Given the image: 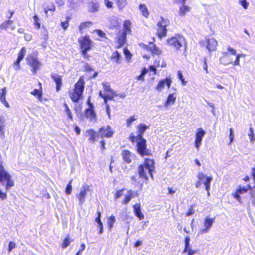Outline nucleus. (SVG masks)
<instances>
[{"label": "nucleus", "instance_id": "obj_1", "mask_svg": "<svg viewBox=\"0 0 255 255\" xmlns=\"http://www.w3.org/2000/svg\"><path fill=\"white\" fill-rule=\"evenodd\" d=\"M0 183L5 186V191L0 190V199L6 200L7 198L8 191L14 185V181L11 175L5 169L3 165V162L0 159Z\"/></svg>", "mask_w": 255, "mask_h": 255}, {"label": "nucleus", "instance_id": "obj_2", "mask_svg": "<svg viewBox=\"0 0 255 255\" xmlns=\"http://www.w3.org/2000/svg\"><path fill=\"white\" fill-rule=\"evenodd\" d=\"M154 169V161L153 159H146L144 163L138 167V174L140 178L148 180V174H149L153 179L152 172Z\"/></svg>", "mask_w": 255, "mask_h": 255}, {"label": "nucleus", "instance_id": "obj_3", "mask_svg": "<svg viewBox=\"0 0 255 255\" xmlns=\"http://www.w3.org/2000/svg\"><path fill=\"white\" fill-rule=\"evenodd\" d=\"M84 78L80 77L78 81L75 84L73 90L69 92V96L73 102H77L81 98L84 89Z\"/></svg>", "mask_w": 255, "mask_h": 255}, {"label": "nucleus", "instance_id": "obj_4", "mask_svg": "<svg viewBox=\"0 0 255 255\" xmlns=\"http://www.w3.org/2000/svg\"><path fill=\"white\" fill-rule=\"evenodd\" d=\"M130 140L131 142H137V151L141 156L149 155V151L146 148V141L143 138H135L131 136Z\"/></svg>", "mask_w": 255, "mask_h": 255}, {"label": "nucleus", "instance_id": "obj_5", "mask_svg": "<svg viewBox=\"0 0 255 255\" xmlns=\"http://www.w3.org/2000/svg\"><path fill=\"white\" fill-rule=\"evenodd\" d=\"M227 50L222 52L223 56L219 58V62L221 64L227 66L232 63V60L228 59L229 55H236V50L230 46L227 48Z\"/></svg>", "mask_w": 255, "mask_h": 255}, {"label": "nucleus", "instance_id": "obj_6", "mask_svg": "<svg viewBox=\"0 0 255 255\" xmlns=\"http://www.w3.org/2000/svg\"><path fill=\"white\" fill-rule=\"evenodd\" d=\"M168 43L170 45L178 50L181 47L185 46V39L183 36L178 35L169 39Z\"/></svg>", "mask_w": 255, "mask_h": 255}, {"label": "nucleus", "instance_id": "obj_7", "mask_svg": "<svg viewBox=\"0 0 255 255\" xmlns=\"http://www.w3.org/2000/svg\"><path fill=\"white\" fill-rule=\"evenodd\" d=\"M36 53L29 54L26 58L27 64L32 68V71L36 73L41 66V62L38 60Z\"/></svg>", "mask_w": 255, "mask_h": 255}, {"label": "nucleus", "instance_id": "obj_8", "mask_svg": "<svg viewBox=\"0 0 255 255\" xmlns=\"http://www.w3.org/2000/svg\"><path fill=\"white\" fill-rule=\"evenodd\" d=\"M214 222V218L212 219L206 217L203 222V227L199 230L198 235L205 234L208 233L212 228Z\"/></svg>", "mask_w": 255, "mask_h": 255}, {"label": "nucleus", "instance_id": "obj_9", "mask_svg": "<svg viewBox=\"0 0 255 255\" xmlns=\"http://www.w3.org/2000/svg\"><path fill=\"white\" fill-rule=\"evenodd\" d=\"M78 42L81 50H89L92 47V41L88 36H82L79 38Z\"/></svg>", "mask_w": 255, "mask_h": 255}, {"label": "nucleus", "instance_id": "obj_10", "mask_svg": "<svg viewBox=\"0 0 255 255\" xmlns=\"http://www.w3.org/2000/svg\"><path fill=\"white\" fill-rule=\"evenodd\" d=\"M90 191V186L86 184L82 185L80 189V193L77 194L76 196L79 200V203L82 205L85 201V199L87 194V192Z\"/></svg>", "mask_w": 255, "mask_h": 255}, {"label": "nucleus", "instance_id": "obj_11", "mask_svg": "<svg viewBox=\"0 0 255 255\" xmlns=\"http://www.w3.org/2000/svg\"><path fill=\"white\" fill-rule=\"evenodd\" d=\"M99 134L101 138H110L113 136L114 132L109 125L102 127L99 130Z\"/></svg>", "mask_w": 255, "mask_h": 255}, {"label": "nucleus", "instance_id": "obj_12", "mask_svg": "<svg viewBox=\"0 0 255 255\" xmlns=\"http://www.w3.org/2000/svg\"><path fill=\"white\" fill-rule=\"evenodd\" d=\"M169 23V21L167 20L163 19L162 21H160L158 24V28L157 29V33L158 37L161 38L164 37L166 34V26Z\"/></svg>", "mask_w": 255, "mask_h": 255}, {"label": "nucleus", "instance_id": "obj_13", "mask_svg": "<svg viewBox=\"0 0 255 255\" xmlns=\"http://www.w3.org/2000/svg\"><path fill=\"white\" fill-rule=\"evenodd\" d=\"M206 134L205 131L201 128L198 129L197 132L195 135V146L197 150H199L201 145L203 138Z\"/></svg>", "mask_w": 255, "mask_h": 255}, {"label": "nucleus", "instance_id": "obj_14", "mask_svg": "<svg viewBox=\"0 0 255 255\" xmlns=\"http://www.w3.org/2000/svg\"><path fill=\"white\" fill-rule=\"evenodd\" d=\"M172 81L171 78L167 77L164 79L161 80L159 81L155 89L158 92L162 91L166 86L168 88L170 87Z\"/></svg>", "mask_w": 255, "mask_h": 255}, {"label": "nucleus", "instance_id": "obj_15", "mask_svg": "<svg viewBox=\"0 0 255 255\" xmlns=\"http://www.w3.org/2000/svg\"><path fill=\"white\" fill-rule=\"evenodd\" d=\"M142 47L147 50H149L152 54L159 55L161 54V50L156 47L152 42H149L148 45L145 44H141Z\"/></svg>", "mask_w": 255, "mask_h": 255}, {"label": "nucleus", "instance_id": "obj_16", "mask_svg": "<svg viewBox=\"0 0 255 255\" xmlns=\"http://www.w3.org/2000/svg\"><path fill=\"white\" fill-rule=\"evenodd\" d=\"M88 104L89 106V107L86 109L85 112V116L89 118L92 121H96V114L95 113L93 110V106L92 103H90L89 100H88Z\"/></svg>", "mask_w": 255, "mask_h": 255}, {"label": "nucleus", "instance_id": "obj_17", "mask_svg": "<svg viewBox=\"0 0 255 255\" xmlns=\"http://www.w3.org/2000/svg\"><path fill=\"white\" fill-rule=\"evenodd\" d=\"M138 196L139 193L137 191L129 190L128 191L127 194L125 195V198L122 202V203L124 204H127L132 198L137 197Z\"/></svg>", "mask_w": 255, "mask_h": 255}, {"label": "nucleus", "instance_id": "obj_18", "mask_svg": "<svg viewBox=\"0 0 255 255\" xmlns=\"http://www.w3.org/2000/svg\"><path fill=\"white\" fill-rule=\"evenodd\" d=\"M126 35L127 34L125 33L124 32L119 31L116 38L117 45L116 47L117 48H119L124 45L126 39Z\"/></svg>", "mask_w": 255, "mask_h": 255}, {"label": "nucleus", "instance_id": "obj_19", "mask_svg": "<svg viewBox=\"0 0 255 255\" xmlns=\"http://www.w3.org/2000/svg\"><path fill=\"white\" fill-rule=\"evenodd\" d=\"M207 43V49L209 51H214L216 49L218 44L217 41L214 38H207L206 39Z\"/></svg>", "mask_w": 255, "mask_h": 255}, {"label": "nucleus", "instance_id": "obj_20", "mask_svg": "<svg viewBox=\"0 0 255 255\" xmlns=\"http://www.w3.org/2000/svg\"><path fill=\"white\" fill-rule=\"evenodd\" d=\"M177 98V94L175 93H170L168 95L166 101L164 103V106L168 108L169 106L174 105Z\"/></svg>", "mask_w": 255, "mask_h": 255}, {"label": "nucleus", "instance_id": "obj_21", "mask_svg": "<svg viewBox=\"0 0 255 255\" xmlns=\"http://www.w3.org/2000/svg\"><path fill=\"white\" fill-rule=\"evenodd\" d=\"M26 50L25 47H23L18 54V58L16 61L14 63L15 69L19 70L20 69V62L23 59L26 54Z\"/></svg>", "mask_w": 255, "mask_h": 255}, {"label": "nucleus", "instance_id": "obj_22", "mask_svg": "<svg viewBox=\"0 0 255 255\" xmlns=\"http://www.w3.org/2000/svg\"><path fill=\"white\" fill-rule=\"evenodd\" d=\"M122 155L124 161L126 163L129 164L131 162L133 155L129 151L127 150H124L122 152Z\"/></svg>", "mask_w": 255, "mask_h": 255}, {"label": "nucleus", "instance_id": "obj_23", "mask_svg": "<svg viewBox=\"0 0 255 255\" xmlns=\"http://www.w3.org/2000/svg\"><path fill=\"white\" fill-rule=\"evenodd\" d=\"M133 212L135 216L140 220H141L144 219V216L141 212V206L140 204H136L133 205Z\"/></svg>", "mask_w": 255, "mask_h": 255}, {"label": "nucleus", "instance_id": "obj_24", "mask_svg": "<svg viewBox=\"0 0 255 255\" xmlns=\"http://www.w3.org/2000/svg\"><path fill=\"white\" fill-rule=\"evenodd\" d=\"M6 88L5 87L0 90V100L7 108L10 107V105L6 99Z\"/></svg>", "mask_w": 255, "mask_h": 255}, {"label": "nucleus", "instance_id": "obj_25", "mask_svg": "<svg viewBox=\"0 0 255 255\" xmlns=\"http://www.w3.org/2000/svg\"><path fill=\"white\" fill-rule=\"evenodd\" d=\"M51 77L55 81L56 84V90L59 91L62 86V78L61 76L55 73L51 74Z\"/></svg>", "mask_w": 255, "mask_h": 255}, {"label": "nucleus", "instance_id": "obj_26", "mask_svg": "<svg viewBox=\"0 0 255 255\" xmlns=\"http://www.w3.org/2000/svg\"><path fill=\"white\" fill-rule=\"evenodd\" d=\"M247 191V189L245 187H240L237 189L235 193H233V197L239 202H241L240 195L245 193Z\"/></svg>", "mask_w": 255, "mask_h": 255}, {"label": "nucleus", "instance_id": "obj_27", "mask_svg": "<svg viewBox=\"0 0 255 255\" xmlns=\"http://www.w3.org/2000/svg\"><path fill=\"white\" fill-rule=\"evenodd\" d=\"M190 9L191 7L185 5V2H183V4L179 7V15L180 16H184L187 12L190 11Z\"/></svg>", "mask_w": 255, "mask_h": 255}, {"label": "nucleus", "instance_id": "obj_28", "mask_svg": "<svg viewBox=\"0 0 255 255\" xmlns=\"http://www.w3.org/2000/svg\"><path fill=\"white\" fill-rule=\"evenodd\" d=\"M131 22L129 20H126L124 21L123 23V30H121L122 32H124L127 34H129L131 32Z\"/></svg>", "mask_w": 255, "mask_h": 255}, {"label": "nucleus", "instance_id": "obj_29", "mask_svg": "<svg viewBox=\"0 0 255 255\" xmlns=\"http://www.w3.org/2000/svg\"><path fill=\"white\" fill-rule=\"evenodd\" d=\"M9 28L12 30H14L15 28V26L13 24V21L11 20H7L0 25V29H7Z\"/></svg>", "mask_w": 255, "mask_h": 255}, {"label": "nucleus", "instance_id": "obj_30", "mask_svg": "<svg viewBox=\"0 0 255 255\" xmlns=\"http://www.w3.org/2000/svg\"><path fill=\"white\" fill-rule=\"evenodd\" d=\"M39 85L40 87L41 86V83L39 82ZM40 89H41V87H40ZM30 93L34 96L37 97L39 101L41 102L42 101V92L41 89H35L32 91Z\"/></svg>", "mask_w": 255, "mask_h": 255}, {"label": "nucleus", "instance_id": "obj_31", "mask_svg": "<svg viewBox=\"0 0 255 255\" xmlns=\"http://www.w3.org/2000/svg\"><path fill=\"white\" fill-rule=\"evenodd\" d=\"M148 128V127L144 124H140L138 127V135L135 138H143L142 135Z\"/></svg>", "mask_w": 255, "mask_h": 255}, {"label": "nucleus", "instance_id": "obj_32", "mask_svg": "<svg viewBox=\"0 0 255 255\" xmlns=\"http://www.w3.org/2000/svg\"><path fill=\"white\" fill-rule=\"evenodd\" d=\"M109 26L111 28H116L119 25L118 18L117 17L113 16L110 18L109 20Z\"/></svg>", "mask_w": 255, "mask_h": 255}, {"label": "nucleus", "instance_id": "obj_33", "mask_svg": "<svg viewBox=\"0 0 255 255\" xmlns=\"http://www.w3.org/2000/svg\"><path fill=\"white\" fill-rule=\"evenodd\" d=\"M6 121V119L5 117L0 114V134L1 135H3L4 132V128L5 127V123Z\"/></svg>", "mask_w": 255, "mask_h": 255}, {"label": "nucleus", "instance_id": "obj_34", "mask_svg": "<svg viewBox=\"0 0 255 255\" xmlns=\"http://www.w3.org/2000/svg\"><path fill=\"white\" fill-rule=\"evenodd\" d=\"M121 58V56L117 51H115L111 56V60L118 64L120 63Z\"/></svg>", "mask_w": 255, "mask_h": 255}, {"label": "nucleus", "instance_id": "obj_35", "mask_svg": "<svg viewBox=\"0 0 255 255\" xmlns=\"http://www.w3.org/2000/svg\"><path fill=\"white\" fill-rule=\"evenodd\" d=\"M90 11L94 12L97 11L99 8V3L97 1H91L89 4Z\"/></svg>", "mask_w": 255, "mask_h": 255}, {"label": "nucleus", "instance_id": "obj_36", "mask_svg": "<svg viewBox=\"0 0 255 255\" xmlns=\"http://www.w3.org/2000/svg\"><path fill=\"white\" fill-rule=\"evenodd\" d=\"M139 9L142 14L145 17H147L149 15V12L145 4H141L139 5Z\"/></svg>", "mask_w": 255, "mask_h": 255}, {"label": "nucleus", "instance_id": "obj_37", "mask_svg": "<svg viewBox=\"0 0 255 255\" xmlns=\"http://www.w3.org/2000/svg\"><path fill=\"white\" fill-rule=\"evenodd\" d=\"M212 180V177H209L207 178V180L204 182V184L205 186V189L206 191L207 192V196H210V193L209 192V190L210 189V183L211 181Z\"/></svg>", "mask_w": 255, "mask_h": 255}, {"label": "nucleus", "instance_id": "obj_38", "mask_svg": "<svg viewBox=\"0 0 255 255\" xmlns=\"http://www.w3.org/2000/svg\"><path fill=\"white\" fill-rule=\"evenodd\" d=\"M87 136H89V141L94 142L96 140V133L93 130H89L87 131Z\"/></svg>", "mask_w": 255, "mask_h": 255}, {"label": "nucleus", "instance_id": "obj_39", "mask_svg": "<svg viewBox=\"0 0 255 255\" xmlns=\"http://www.w3.org/2000/svg\"><path fill=\"white\" fill-rule=\"evenodd\" d=\"M236 56V59L234 61H232V64L234 66H239L240 65V59L241 57H244L245 55L244 54H237L235 55Z\"/></svg>", "mask_w": 255, "mask_h": 255}, {"label": "nucleus", "instance_id": "obj_40", "mask_svg": "<svg viewBox=\"0 0 255 255\" xmlns=\"http://www.w3.org/2000/svg\"><path fill=\"white\" fill-rule=\"evenodd\" d=\"M116 3L119 9H123L127 4L126 0H116Z\"/></svg>", "mask_w": 255, "mask_h": 255}, {"label": "nucleus", "instance_id": "obj_41", "mask_svg": "<svg viewBox=\"0 0 255 255\" xmlns=\"http://www.w3.org/2000/svg\"><path fill=\"white\" fill-rule=\"evenodd\" d=\"M210 177H207L205 175L201 172H198L197 174V178L198 180L202 183L204 184V182L207 180V178H209Z\"/></svg>", "mask_w": 255, "mask_h": 255}, {"label": "nucleus", "instance_id": "obj_42", "mask_svg": "<svg viewBox=\"0 0 255 255\" xmlns=\"http://www.w3.org/2000/svg\"><path fill=\"white\" fill-rule=\"evenodd\" d=\"M64 106L65 108V112L66 114H67L68 118L69 119H70V120H72L73 119V116H72L71 111L70 110L68 105L66 103H65L64 104Z\"/></svg>", "mask_w": 255, "mask_h": 255}, {"label": "nucleus", "instance_id": "obj_43", "mask_svg": "<svg viewBox=\"0 0 255 255\" xmlns=\"http://www.w3.org/2000/svg\"><path fill=\"white\" fill-rule=\"evenodd\" d=\"M147 73V70L146 68L142 70L140 75L136 77V79L138 80H141L143 81L144 80V76Z\"/></svg>", "mask_w": 255, "mask_h": 255}, {"label": "nucleus", "instance_id": "obj_44", "mask_svg": "<svg viewBox=\"0 0 255 255\" xmlns=\"http://www.w3.org/2000/svg\"><path fill=\"white\" fill-rule=\"evenodd\" d=\"M33 20H34V24L36 28L37 29H40L41 27L40 20L37 15H35L33 16Z\"/></svg>", "mask_w": 255, "mask_h": 255}, {"label": "nucleus", "instance_id": "obj_45", "mask_svg": "<svg viewBox=\"0 0 255 255\" xmlns=\"http://www.w3.org/2000/svg\"><path fill=\"white\" fill-rule=\"evenodd\" d=\"M115 222V218L114 216H111L108 219V224L109 227V229L111 230Z\"/></svg>", "mask_w": 255, "mask_h": 255}, {"label": "nucleus", "instance_id": "obj_46", "mask_svg": "<svg viewBox=\"0 0 255 255\" xmlns=\"http://www.w3.org/2000/svg\"><path fill=\"white\" fill-rule=\"evenodd\" d=\"M72 242V240L69 237H67L64 240V241L62 244V248L65 249L67 248L70 244Z\"/></svg>", "mask_w": 255, "mask_h": 255}, {"label": "nucleus", "instance_id": "obj_47", "mask_svg": "<svg viewBox=\"0 0 255 255\" xmlns=\"http://www.w3.org/2000/svg\"><path fill=\"white\" fill-rule=\"evenodd\" d=\"M102 84L104 92L110 93L112 91H113V90L111 89L110 85L108 83L105 82L103 83Z\"/></svg>", "mask_w": 255, "mask_h": 255}, {"label": "nucleus", "instance_id": "obj_48", "mask_svg": "<svg viewBox=\"0 0 255 255\" xmlns=\"http://www.w3.org/2000/svg\"><path fill=\"white\" fill-rule=\"evenodd\" d=\"M239 3L245 9H247L249 5V3L247 0H239Z\"/></svg>", "mask_w": 255, "mask_h": 255}, {"label": "nucleus", "instance_id": "obj_49", "mask_svg": "<svg viewBox=\"0 0 255 255\" xmlns=\"http://www.w3.org/2000/svg\"><path fill=\"white\" fill-rule=\"evenodd\" d=\"M250 141L254 143L255 140V135L252 127H250V132L248 134Z\"/></svg>", "mask_w": 255, "mask_h": 255}, {"label": "nucleus", "instance_id": "obj_50", "mask_svg": "<svg viewBox=\"0 0 255 255\" xmlns=\"http://www.w3.org/2000/svg\"><path fill=\"white\" fill-rule=\"evenodd\" d=\"M44 12L46 14H47L48 11H54L55 10V7L53 3H51L47 7L44 8Z\"/></svg>", "mask_w": 255, "mask_h": 255}, {"label": "nucleus", "instance_id": "obj_51", "mask_svg": "<svg viewBox=\"0 0 255 255\" xmlns=\"http://www.w3.org/2000/svg\"><path fill=\"white\" fill-rule=\"evenodd\" d=\"M190 241V237L189 236H186L185 239V248L183 252V253H186V251L187 250V248H189Z\"/></svg>", "mask_w": 255, "mask_h": 255}, {"label": "nucleus", "instance_id": "obj_52", "mask_svg": "<svg viewBox=\"0 0 255 255\" xmlns=\"http://www.w3.org/2000/svg\"><path fill=\"white\" fill-rule=\"evenodd\" d=\"M91 24V23L90 22H83V23H81V24L79 27L80 31L82 32L83 29L88 27L89 26V25H90Z\"/></svg>", "mask_w": 255, "mask_h": 255}, {"label": "nucleus", "instance_id": "obj_53", "mask_svg": "<svg viewBox=\"0 0 255 255\" xmlns=\"http://www.w3.org/2000/svg\"><path fill=\"white\" fill-rule=\"evenodd\" d=\"M178 77L179 80L181 81L182 84L183 85H186L187 84V81H185L184 79L182 73L180 71H178Z\"/></svg>", "mask_w": 255, "mask_h": 255}, {"label": "nucleus", "instance_id": "obj_54", "mask_svg": "<svg viewBox=\"0 0 255 255\" xmlns=\"http://www.w3.org/2000/svg\"><path fill=\"white\" fill-rule=\"evenodd\" d=\"M72 182V180H71L69 181L68 184L67 185L65 192H66V194H67V195H69L71 193L72 189V185H71Z\"/></svg>", "mask_w": 255, "mask_h": 255}, {"label": "nucleus", "instance_id": "obj_55", "mask_svg": "<svg viewBox=\"0 0 255 255\" xmlns=\"http://www.w3.org/2000/svg\"><path fill=\"white\" fill-rule=\"evenodd\" d=\"M118 95L115 93V91H112L110 92L109 94L106 95V97L107 98V101L108 100H113L114 96H117Z\"/></svg>", "mask_w": 255, "mask_h": 255}, {"label": "nucleus", "instance_id": "obj_56", "mask_svg": "<svg viewBox=\"0 0 255 255\" xmlns=\"http://www.w3.org/2000/svg\"><path fill=\"white\" fill-rule=\"evenodd\" d=\"M124 53L126 56L127 60H129L131 59V54L130 52L127 48H125L124 49Z\"/></svg>", "mask_w": 255, "mask_h": 255}, {"label": "nucleus", "instance_id": "obj_57", "mask_svg": "<svg viewBox=\"0 0 255 255\" xmlns=\"http://www.w3.org/2000/svg\"><path fill=\"white\" fill-rule=\"evenodd\" d=\"M105 5L108 8H112L113 7V2L109 1V0H104V1Z\"/></svg>", "mask_w": 255, "mask_h": 255}, {"label": "nucleus", "instance_id": "obj_58", "mask_svg": "<svg viewBox=\"0 0 255 255\" xmlns=\"http://www.w3.org/2000/svg\"><path fill=\"white\" fill-rule=\"evenodd\" d=\"M136 120V118H135L134 116H132L130 118L128 119L127 121V126L129 127L132 124V122Z\"/></svg>", "mask_w": 255, "mask_h": 255}, {"label": "nucleus", "instance_id": "obj_59", "mask_svg": "<svg viewBox=\"0 0 255 255\" xmlns=\"http://www.w3.org/2000/svg\"><path fill=\"white\" fill-rule=\"evenodd\" d=\"M124 189L117 191L115 195L114 198L115 199H118L123 195V191Z\"/></svg>", "mask_w": 255, "mask_h": 255}, {"label": "nucleus", "instance_id": "obj_60", "mask_svg": "<svg viewBox=\"0 0 255 255\" xmlns=\"http://www.w3.org/2000/svg\"><path fill=\"white\" fill-rule=\"evenodd\" d=\"M15 246H16V244L14 242H12V241L10 242V243L9 244V246H8L9 252H10L13 249L15 248Z\"/></svg>", "mask_w": 255, "mask_h": 255}, {"label": "nucleus", "instance_id": "obj_61", "mask_svg": "<svg viewBox=\"0 0 255 255\" xmlns=\"http://www.w3.org/2000/svg\"><path fill=\"white\" fill-rule=\"evenodd\" d=\"M186 252H187V254L185 255H193L196 252V251L193 250L190 248H188Z\"/></svg>", "mask_w": 255, "mask_h": 255}, {"label": "nucleus", "instance_id": "obj_62", "mask_svg": "<svg viewBox=\"0 0 255 255\" xmlns=\"http://www.w3.org/2000/svg\"><path fill=\"white\" fill-rule=\"evenodd\" d=\"M100 216H101V214L99 212L98 213V217L95 219V221L98 223V226L102 225V222L101 221V220H100Z\"/></svg>", "mask_w": 255, "mask_h": 255}, {"label": "nucleus", "instance_id": "obj_63", "mask_svg": "<svg viewBox=\"0 0 255 255\" xmlns=\"http://www.w3.org/2000/svg\"><path fill=\"white\" fill-rule=\"evenodd\" d=\"M61 26L64 30H66L69 26L68 21H65V22H62L61 23Z\"/></svg>", "mask_w": 255, "mask_h": 255}, {"label": "nucleus", "instance_id": "obj_64", "mask_svg": "<svg viewBox=\"0 0 255 255\" xmlns=\"http://www.w3.org/2000/svg\"><path fill=\"white\" fill-rule=\"evenodd\" d=\"M97 34L101 37H104L105 36V34L100 30H96Z\"/></svg>", "mask_w": 255, "mask_h": 255}]
</instances>
